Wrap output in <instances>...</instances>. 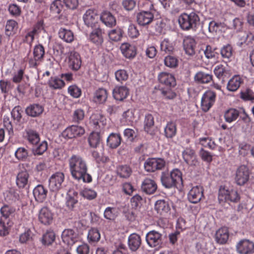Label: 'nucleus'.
<instances>
[{
    "mask_svg": "<svg viewBox=\"0 0 254 254\" xmlns=\"http://www.w3.org/2000/svg\"><path fill=\"white\" fill-rule=\"evenodd\" d=\"M69 167L72 177L85 183L92 181L91 176L87 173V167L85 161L79 155H73L69 159Z\"/></svg>",
    "mask_w": 254,
    "mask_h": 254,
    "instance_id": "1",
    "label": "nucleus"
},
{
    "mask_svg": "<svg viewBox=\"0 0 254 254\" xmlns=\"http://www.w3.org/2000/svg\"><path fill=\"white\" fill-rule=\"evenodd\" d=\"M162 185L166 189L177 187L180 183H183L182 174L178 169H174L170 172L163 171L160 177Z\"/></svg>",
    "mask_w": 254,
    "mask_h": 254,
    "instance_id": "2",
    "label": "nucleus"
},
{
    "mask_svg": "<svg viewBox=\"0 0 254 254\" xmlns=\"http://www.w3.org/2000/svg\"><path fill=\"white\" fill-rule=\"evenodd\" d=\"M241 196L237 189H230L221 185L219 187L218 193V200L220 203H237L240 200Z\"/></svg>",
    "mask_w": 254,
    "mask_h": 254,
    "instance_id": "3",
    "label": "nucleus"
},
{
    "mask_svg": "<svg viewBox=\"0 0 254 254\" xmlns=\"http://www.w3.org/2000/svg\"><path fill=\"white\" fill-rule=\"evenodd\" d=\"M200 18L195 12L190 13L184 12L178 18V22L181 28L184 30L195 29L199 25Z\"/></svg>",
    "mask_w": 254,
    "mask_h": 254,
    "instance_id": "4",
    "label": "nucleus"
},
{
    "mask_svg": "<svg viewBox=\"0 0 254 254\" xmlns=\"http://www.w3.org/2000/svg\"><path fill=\"white\" fill-rule=\"evenodd\" d=\"M45 54L44 46L40 44L36 45L33 48V58L29 59L28 64L31 68H37L44 61Z\"/></svg>",
    "mask_w": 254,
    "mask_h": 254,
    "instance_id": "5",
    "label": "nucleus"
},
{
    "mask_svg": "<svg viewBox=\"0 0 254 254\" xmlns=\"http://www.w3.org/2000/svg\"><path fill=\"white\" fill-rule=\"evenodd\" d=\"M166 165L165 160L161 158H149L144 163V169L148 172L162 170Z\"/></svg>",
    "mask_w": 254,
    "mask_h": 254,
    "instance_id": "6",
    "label": "nucleus"
},
{
    "mask_svg": "<svg viewBox=\"0 0 254 254\" xmlns=\"http://www.w3.org/2000/svg\"><path fill=\"white\" fill-rule=\"evenodd\" d=\"M250 172L244 165L240 166L236 170L235 177L236 183L240 186L245 185L249 180Z\"/></svg>",
    "mask_w": 254,
    "mask_h": 254,
    "instance_id": "7",
    "label": "nucleus"
},
{
    "mask_svg": "<svg viewBox=\"0 0 254 254\" xmlns=\"http://www.w3.org/2000/svg\"><path fill=\"white\" fill-rule=\"evenodd\" d=\"M216 93L211 90H207L203 94L201 99V108L204 112H207L212 107L216 99Z\"/></svg>",
    "mask_w": 254,
    "mask_h": 254,
    "instance_id": "8",
    "label": "nucleus"
},
{
    "mask_svg": "<svg viewBox=\"0 0 254 254\" xmlns=\"http://www.w3.org/2000/svg\"><path fill=\"white\" fill-rule=\"evenodd\" d=\"M145 239L148 245L151 248H160L163 243L162 234L155 230L148 232Z\"/></svg>",
    "mask_w": 254,
    "mask_h": 254,
    "instance_id": "9",
    "label": "nucleus"
},
{
    "mask_svg": "<svg viewBox=\"0 0 254 254\" xmlns=\"http://www.w3.org/2000/svg\"><path fill=\"white\" fill-rule=\"evenodd\" d=\"M64 180L63 173L58 172L53 174L49 180V187L51 191H57L62 188Z\"/></svg>",
    "mask_w": 254,
    "mask_h": 254,
    "instance_id": "10",
    "label": "nucleus"
},
{
    "mask_svg": "<svg viewBox=\"0 0 254 254\" xmlns=\"http://www.w3.org/2000/svg\"><path fill=\"white\" fill-rule=\"evenodd\" d=\"M236 250L239 254H253L254 243L248 239H243L236 245Z\"/></svg>",
    "mask_w": 254,
    "mask_h": 254,
    "instance_id": "11",
    "label": "nucleus"
},
{
    "mask_svg": "<svg viewBox=\"0 0 254 254\" xmlns=\"http://www.w3.org/2000/svg\"><path fill=\"white\" fill-rule=\"evenodd\" d=\"M85 132L84 128L81 126L72 125L65 128L62 132L63 137L71 139L82 135Z\"/></svg>",
    "mask_w": 254,
    "mask_h": 254,
    "instance_id": "12",
    "label": "nucleus"
},
{
    "mask_svg": "<svg viewBox=\"0 0 254 254\" xmlns=\"http://www.w3.org/2000/svg\"><path fill=\"white\" fill-rule=\"evenodd\" d=\"M54 219V213L47 206L43 207L39 211L38 220L45 225L51 224Z\"/></svg>",
    "mask_w": 254,
    "mask_h": 254,
    "instance_id": "13",
    "label": "nucleus"
},
{
    "mask_svg": "<svg viewBox=\"0 0 254 254\" xmlns=\"http://www.w3.org/2000/svg\"><path fill=\"white\" fill-rule=\"evenodd\" d=\"M29 178L30 175L27 170L20 171L16 178V184L17 187L20 189H29L30 185Z\"/></svg>",
    "mask_w": 254,
    "mask_h": 254,
    "instance_id": "14",
    "label": "nucleus"
},
{
    "mask_svg": "<svg viewBox=\"0 0 254 254\" xmlns=\"http://www.w3.org/2000/svg\"><path fill=\"white\" fill-rule=\"evenodd\" d=\"M204 189L201 186H196L190 190L188 197L189 200L192 203H197L204 197Z\"/></svg>",
    "mask_w": 254,
    "mask_h": 254,
    "instance_id": "15",
    "label": "nucleus"
},
{
    "mask_svg": "<svg viewBox=\"0 0 254 254\" xmlns=\"http://www.w3.org/2000/svg\"><path fill=\"white\" fill-rule=\"evenodd\" d=\"M62 239L64 243L68 246H72L77 242L78 234L72 229H65L62 234Z\"/></svg>",
    "mask_w": 254,
    "mask_h": 254,
    "instance_id": "16",
    "label": "nucleus"
},
{
    "mask_svg": "<svg viewBox=\"0 0 254 254\" xmlns=\"http://www.w3.org/2000/svg\"><path fill=\"white\" fill-rule=\"evenodd\" d=\"M90 122L95 130L100 131L106 125V119L102 114L97 113L92 115L90 117Z\"/></svg>",
    "mask_w": 254,
    "mask_h": 254,
    "instance_id": "17",
    "label": "nucleus"
},
{
    "mask_svg": "<svg viewBox=\"0 0 254 254\" xmlns=\"http://www.w3.org/2000/svg\"><path fill=\"white\" fill-rule=\"evenodd\" d=\"M98 18L97 11L92 9L86 10L83 16L85 24L88 27H91L96 26L98 23Z\"/></svg>",
    "mask_w": 254,
    "mask_h": 254,
    "instance_id": "18",
    "label": "nucleus"
},
{
    "mask_svg": "<svg viewBox=\"0 0 254 254\" xmlns=\"http://www.w3.org/2000/svg\"><path fill=\"white\" fill-rule=\"evenodd\" d=\"M184 161L190 166H195L198 163L195 151L191 147H187L182 152Z\"/></svg>",
    "mask_w": 254,
    "mask_h": 254,
    "instance_id": "19",
    "label": "nucleus"
},
{
    "mask_svg": "<svg viewBox=\"0 0 254 254\" xmlns=\"http://www.w3.org/2000/svg\"><path fill=\"white\" fill-rule=\"evenodd\" d=\"M120 49L123 56L127 59H133L137 54V48L133 44L128 43H123Z\"/></svg>",
    "mask_w": 254,
    "mask_h": 254,
    "instance_id": "20",
    "label": "nucleus"
},
{
    "mask_svg": "<svg viewBox=\"0 0 254 254\" xmlns=\"http://www.w3.org/2000/svg\"><path fill=\"white\" fill-rule=\"evenodd\" d=\"M196 42L195 39L191 36L184 37L183 40V47L187 54L192 56L195 54Z\"/></svg>",
    "mask_w": 254,
    "mask_h": 254,
    "instance_id": "21",
    "label": "nucleus"
},
{
    "mask_svg": "<svg viewBox=\"0 0 254 254\" xmlns=\"http://www.w3.org/2000/svg\"><path fill=\"white\" fill-rule=\"evenodd\" d=\"M137 22L140 26L149 24L154 19V14L149 11L142 10L137 13Z\"/></svg>",
    "mask_w": 254,
    "mask_h": 254,
    "instance_id": "22",
    "label": "nucleus"
},
{
    "mask_svg": "<svg viewBox=\"0 0 254 254\" xmlns=\"http://www.w3.org/2000/svg\"><path fill=\"white\" fill-rule=\"evenodd\" d=\"M158 79L160 83L168 87H174L176 85L174 76L170 73L161 72L158 76Z\"/></svg>",
    "mask_w": 254,
    "mask_h": 254,
    "instance_id": "23",
    "label": "nucleus"
},
{
    "mask_svg": "<svg viewBox=\"0 0 254 254\" xmlns=\"http://www.w3.org/2000/svg\"><path fill=\"white\" fill-rule=\"evenodd\" d=\"M129 92L126 86H116L113 91V96L116 100L122 101L127 98Z\"/></svg>",
    "mask_w": 254,
    "mask_h": 254,
    "instance_id": "24",
    "label": "nucleus"
},
{
    "mask_svg": "<svg viewBox=\"0 0 254 254\" xmlns=\"http://www.w3.org/2000/svg\"><path fill=\"white\" fill-rule=\"evenodd\" d=\"M68 65L73 70H78L81 67V60L80 55L76 52H71L68 57Z\"/></svg>",
    "mask_w": 254,
    "mask_h": 254,
    "instance_id": "25",
    "label": "nucleus"
},
{
    "mask_svg": "<svg viewBox=\"0 0 254 254\" xmlns=\"http://www.w3.org/2000/svg\"><path fill=\"white\" fill-rule=\"evenodd\" d=\"M157 189L156 182L149 178H145L141 184V190L148 194H153Z\"/></svg>",
    "mask_w": 254,
    "mask_h": 254,
    "instance_id": "26",
    "label": "nucleus"
},
{
    "mask_svg": "<svg viewBox=\"0 0 254 254\" xmlns=\"http://www.w3.org/2000/svg\"><path fill=\"white\" fill-rule=\"evenodd\" d=\"M229 232L227 227H222L216 232L215 239L217 243L220 245L225 244L229 239Z\"/></svg>",
    "mask_w": 254,
    "mask_h": 254,
    "instance_id": "27",
    "label": "nucleus"
},
{
    "mask_svg": "<svg viewBox=\"0 0 254 254\" xmlns=\"http://www.w3.org/2000/svg\"><path fill=\"white\" fill-rule=\"evenodd\" d=\"M33 193L37 201L43 202L47 197L48 190L43 185H38L34 189Z\"/></svg>",
    "mask_w": 254,
    "mask_h": 254,
    "instance_id": "28",
    "label": "nucleus"
},
{
    "mask_svg": "<svg viewBox=\"0 0 254 254\" xmlns=\"http://www.w3.org/2000/svg\"><path fill=\"white\" fill-rule=\"evenodd\" d=\"M108 95L107 90L103 88H100L95 91L93 97V101L97 104H103L106 101Z\"/></svg>",
    "mask_w": 254,
    "mask_h": 254,
    "instance_id": "29",
    "label": "nucleus"
},
{
    "mask_svg": "<svg viewBox=\"0 0 254 254\" xmlns=\"http://www.w3.org/2000/svg\"><path fill=\"white\" fill-rule=\"evenodd\" d=\"M155 209L157 213L160 215H164L171 210L168 201L164 199L158 200L155 204Z\"/></svg>",
    "mask_w": 254,
    "mask_h": 254,
    "instance_id": "30",
    "label": "nucleus"
},
{
    "mask_svg": "<svg viewBox=\"0 0 254 254\" xmlns=\"http://www.w3.org/2000/svg\"><path fill=\"white\" fill-rule=\"evenodd\" d=\"M141 243V238L138 234L133 233L128 237V246L131 251H135L137 250L140 246Z\"/></svg>",
    "mask_w": 254,
    "mask_h": 254,
    "instance_id": "31",
    "label": "nucleus"
},
{
    "mask_svg": "<svg viewBox=\"0 0 254 254\" xmlns=\"http://www.w3.org/2000/svg\"><path fill=\"white\" fill-rule=\"evenodd\" d=\"M103 32L101 28L94 29L90 34L89 40L96 45H101L103 42Z\"/></svg>",
    "mask_w": 254,
    "mask_h": 254,
    "instance_id": "32",
    "label": "nucleus"
},
{
    "mask_svg": "<svg viewBox=\"0 0 254 254\" xmlns=\"http://www.w3.org/2000/svg\"><path fill=\"white\" fill-rule=\"evenodd\" d=\"M100 19L105 25L110 27L115 26L116 24L115 17L109 11H103L100 16Z\"/></svg>",
    "mask_w": 254,
    "mask_h": 254,
    "instance_id": "33",
    "label": "nucleus"
},
{
    "mask_svg": "<svg viewBox=\"0 0 254 254\" xmlns=\"http://www.w3.org/2000/svg\"><path fill=\"white\" fill-rule=\"evenodd\" d=\"M240 115V112L234 108H230L226 110L224 114V118L226 122L232 123L235 121Z\"/></svg>",
    "mask_w": 254,
    "mask_h": 254,
    "instance_id": "34",
    "label": "nucleus"
},
{
    "mask_svg": "<svg viewBox=\"0 0 254 254\" xmlns=\"http://www.w3.org/2000/svg\"><path fill=\"white\" fill-rule=\"evenodd\" d=\"M243 82V79L239 75H235L229 81L227 88L229 91H236Z\"/></svg>",
    "mask_w": 254,
    "mask_h": 254,
    "instance_id": "35",
    "label": "nucleus"
},
{
    "mask_svg": "<svg viewBox=\"0 0 254 254\" xmlns=\"http://www.w3.org/2000/svg\"><path fill=\"white\" fill-rule=\"evenodd\" d=\"M48 84L52 89L57 90L63 88L65 86L64 81L58 76H52L48 81Z\"/></svg>",
    "mask_w": 254,
    "mask_h": 254,
    "instance_id": "36",
    "label": "nucleus"
},
{
    "mask_svg": "<svg viewBox=\"0 0 254 254\" xmlns=\"http://www.w3.org/2000/svg\"><path fill=\"white\" fill-rule=\"evenodd\" d=\"M122 137L120 134L112 133L107 139V145L111 148H116L121 144Z\"/></svg>",
    "mask_w": 254,
    "mask_h": 254,
    "instance_id": "37",
    "label": "nucleus"
},
{
    "mask_svg": "<svg viewBox=\"0 0 254 254\" xmlns=\"http://www.w3.org/2000/svg\"><path fill=\"white\" fill-rule=\"evenodd\" d=\"M18 23L13 19L7 21L5 28V34L6 36L10 37L16 34L18 29Z\"/></svg>",
    "mask_w": 254,
    "mask_h": 254,
    "instance_id": "38",
    "label": "nucleus"
},
{
    "mask_svg": "<svg viewBox=\"0 0 254 254\" xmlns=\"http://www.w3.org/2000/svg\"><path fill=\"white\" fill-rule=\"evenodd\" d=\"M213 76L203 71L197 72L194 77V80L199 83L206 84L209 83L212 80Z\"/></svg>",
    "mask_w": 254,
    "mask_h": 254,
    "instance_id": "39",
    "label": "nucleus"
},
{
    "mask_svg": "<svg viewBox=\"0 0 254 254\" xmlns=\"http://www.w3.org/2000/svg\"><path fill=\"white\" fill-rule=\"evenodd\" d=\"M58 34L59 37L66 43H71L74 40L73 33L70 30L61 28Z\"/></svg>",
    "mask_w": 254,
    "mask_h": 254,
    "instance_id": "40",
    "label": "nucleus"
},
{
    "mask_svg": "<svg viewBox=\"0 0 254 254\" xmlns=\"http://www.w3.org/2000/svg\"><path fill=\"white\" fill-rule=\"evenodd\" d=\"M177 132V126L174 122H168L164 128L165 136L168 138H172L174 137Z\"/></svg>",
    "mask_w": 254,
    "mask_h": 254,
    "instance_id": "41",
    "label": "nucleus"
},
{
    "mask_svg": "<svg viewBox=\"0 0 254 254\" xmlns=\"http://www.w3.org/2000/svg\"><path fill=\"white\" fill-rule=\"evenodd\" d=\"M117 175L121 178H128L132 173V170L128 165H119L117 167Z\"/></svg>",
    "mask_w": 254,
    "mask_h": 254,
    "instance_id": "42",
    "label": "nucleus"
},
{
    "mask_svg": "<svg viewBox=\"0 0 254 254\" xmlns=\"http://www.w3.org/2000/svg\"><path fill=\"white\" fill-rule=\"evenodd\" d=\"M154 125V119L151 114H146L144 120V130L149 134H152V128Z\"/></svg>",
    "mask_w": 254,
    "mask_h": 254,
    "instance_id": "43",
    "label": "nucleus"
},
{
    "mask_svg": "<svg viewBox=\"0 0 254 254\" xmlns=\"http://www.w3.org/2000/svg\"><path fill=\"white\" fill-rule=\"evenodd\" d=\"M43 107L39 104H33L28 107L26 109V114L31 117L39 116L43 112Z\"/></svg>",
    "mask_w": 254,
    "mask_h": 254,
    "instance_id": "44",
    "label": "nucleus"
},
{
    "mask_svg": "<svg viewBox=\"0 0 254 254\" xmlns=\"http://www.w3.org/2000/svg\"><path fill=\"white\" fill-rule=\"evenodd\" d=\"M214 72L216 77L219 79H224L229 75V71L222 64L216 65L214 69Z\"/></svg>",
    "mask_w": 254,
    "mask_h": 254,
    "instance_id": "45",
    "label": "nucleus"
},
{
    "mask_svg": "<svg viewBox=\"0 0 254 254\" xmlns=\"http://www.w3.org/2000/svg\"><path fill=\"white\" fill-rule=\"evenodd\" d=\"M100 238V233L97 228H92L88 231L87 239L90 243L98 242Z\"/></svg>",
    "mask_w": 254,
    "mask_h": 254,
    "instance_id": "46",
    "label": "nucleus"
},
{
    "mask_svg": "<svg viewBox=\"0 0 254 254\" xmlns=\"http://www.w3.org/2000/svg\"><path fill=\"white\" fill-rule=\"evenodd\" d=\"M101 137L98 131H93L88 137L89 145L93 148H96L100 143Z\"/></svg>",
    "mask_w": 254,
    "mask_h": 254,
    "instance_id": "47",
    "label": "nucleus"
},
{
    "mask_svg": "<svg viewBox=\"0 0 254 254\" xmlns=\"http://www.w3.org/2000/svg\"><path fill=\"white\" fill-rule=\"evenodd\" d=\"M27 139L33 145L37 144L40 141L39 134L35 130L29 129L26 131Z\"/></svg>",
    "mask_w": 254,
    "mask_h": 254,
    "instance_id": "48",
    "label": "nucleus"
},
{
    "mask_svg": "<svg viewBox=\"0 0 254 254\" xmlns=\"http://www.w3.org/2000/svg\"><path fill=\"white\" fill-rule=\"evenodd\" d=\"M134 119V111L132 109H128L124 112L122 115V121L125 122L127 125H131Z\"/></svg>",
    "mask_w": 254,
    "mask_h": 254,
    "instance_id": "49",
    "label": "nucleus"
},
{
    "mask_svg": "<svg viewBox=\"0 0 254 254\" xmlns=\"http://www.w3.org/2000/svg\"><path fill=\"white\" fill-rule=\"evenodd\" d=\"M55 240V234L52 231H47L42 237V243L44 245H51Z\"/></svg>",
    "mask_w": 254,
    "mask_h": 254,
    "instance_id": "50",
    "label": "nucleus"
},
{
    "mask_svg": "<svg viewBox=\"0 0 254 254\" xmlns=\"http://www.w3.org/2000/svg\"><path fill=\"white\" fill-rule=\"evenodd\" d=\"M14 155L19 161H24L28 158V151L23 147H20L16 150Z\"/></svg>",
    "mask_w": 254,
    "mask_h": 254,
    "instance_id": "51",
    "label": "nucleus"
},
{
    "mask_svg": "<svg viewBox=\"0 0 254 254\" xmlns=\"http://www.w3.org/2000/svg\"><path fill=\"white\" fill-rule=\"evenodd\" d=\"M160 49L161 51L165 53H171L174 51L173 43L168 39H164L161 43Z\"/></svg>",
    "mask_w": 254,
    "mask_h": 254,
    "instance_id": "52",
    "label": "nucleus"
},
{
    "mask_svg": "<svg viewBox=\"0 0 254 254\" xmlns=\"http://www.w3.org/2000/svg\"><path fill=\"white\" fill-rule=\"evenodd\" d=\"M104 217L110 220H114L118 216V210L115 207H108L104 212Z\"/></svg>",
    "mask_w": 254,
    "mask_h": 254,
    "instance_id": "53",
    "label": "nucleus"
},
{
    "mask_svg": "<svg viewBox=\"0 0 254 254\" xmlns=\"http://www.w3.org/2000/svg\"><path fill=\"white\" fill-rule=\"evenodd\" d=\"M199 143L204 147L214 150L216 147L215 142L209 137H202L199 139Z\"/></svg>",
    "mask_w": 254,
    "mask_h": 254,
    "instance_id": "54",
    "label": "nucleus"
},
{
    "mask_svg": "<svg viewBox=\"0 0 254 254\" xmlns=\"http://www.w3.org/2000/svg\"><path fill=\"white\" fill-rule=\"evenodd\" d=\"M110 39L113 41H120L123 36V31L120 28H116L111 30L108 33Z\"/></svg>",
    "mask_w": 254,
    "mask_h": 254,
    "instance_id": "55",
    "label": "nucleus"
},
{
    "mask_svg": "<svg viewBox=\"0 0 254 254\" xmlns=\"http://www.w3.org/2000/svg\"><path fill=\"white\" fill-rule=\"evenodd\" d=\"M80 195L84 198L91 200L95 198L97 196V192L91 189L85 188L80 192Z\"/></svg>",
    "mask_w": 254,
    "mask_h": 254,
    "instance_id": "56",
    "label": "nucleus"
},
{
    "mask_svg": "<svg viewBox=\"0 0 254 254\" xmlns=\"http://www.w3.org/2000/svg\"><path fill=\"white\" fill-rule=\"evenodd\" d=\"M164 64L170 68H175L178 65V60L175 57L168 56L164 59Z\"/></svg>",
    "mask_w": 254,
    "mask_h": 254,
    "instance_id": "57",
    "label": "nucleus"
},
{
    "mask_svg": "<svg viewBox=\"0 0 254 254\" xmlns=\"http://www.w3.org/2000/svg\"><path fill=\"white\" fill-rule=\"evenodd\" d=\"M63 5L61 0H54L50 6V10L54 14H59L61 12Z\"/></svg>",
    "mask_w": 254,
    "mask_h": 254,
    "instance_id": "58",
    "label": "nucleus"
},
{
    "mask_svg": "<svg viewBox=\"0 0 254 254\" xmlns=\"http://www.w3.org/2000/svg\"><path fill=\"white\" fill-rule=\"evenodd\" d=\"M160 91L163 98L166 100H173L177 96L176 92L171 89L162 88Z\"/></svg>",
    "mask_w": 254,
    "mask_h": 254,
    "instance_id": "59",
    "label": "nucleus"
},
{
    "mask_svg": "<svg viewBox=\"0 0 254 254\" xmlns=\"http://www.w3.org/2000/svg\"><path fill=\"white\" fill-rule=\"evenodd\" d=\"M115 77L116 80L120 82L126 81L128 77V73L124 69H119L116 71Z\"/></svg>",
    "mask_w": 254,
    "mask_h": 254,
    "instance_id": "60",
    "label": "nucleus"
},
{
    "mask_svg": "<svg viewBox=\"0 0 254 254\" xmlns=\"http://www.w3.org/2000/svg\"><path fill=\"white\" fill-rule=\"evenodd\" d=\"M0 211L2 215L1 218L2 219L4 218L6 221H7V219L12 213H13L14 210L12 207L7 205H5L1 208Z\"/></svg>",
    "mask_w": 254,
    "mask_h": 254,
    "instance_id": "61",
    "label": "nucleus"
},
{
    "mask_svg": "<svg viewBox=\"0 0 254 254\" xmlns=\"http://www.w3.org/2000/svg\"><path fill=\"white\" fill-rule=\"evenodd\" d=\"M68 93L73 98H79L81 94V90L80 88L75 85H72L68 88Z\"/></svg>",
    "mask_w": 254,
    "mask_h": 254,
    "instance_id": "62",
    "label": "nucleus"
},
{
    "mask_svg": "<svg viewBox=\"0 0 254 254\" xmlns=\"http://www.w3.org/2000/svg\"><path fill=\"white\" fill-rule=\"evenodd\" d=\"M221 55L223 59L229 60L232 55V48L231 46L227 45L224 46L221 50Z\"/></svg>",
    "mask_w": 254,
    "mask_h": 254,
    "instance_id": "63",
    "label": "nucleus"
},
{
    "mask_svg": "<svg viewBox=\"0 0 254 254\" xmlns=\"http://www.w3.org/2000/svg\"><path fill=\"white\" fill-rule=\"evenodd\" d=\"M8 10L12 16H19L21 13V9L20 6L16 4H10L8 6Z\"/></svg>",
    "mask_w": 254,
    "mask_h": 254,
    "instance_id": "64",
    "label": "nucleus"
}]
</instances>
